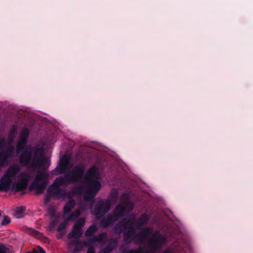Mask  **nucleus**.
<instances>
[{
    "instance_id": "23",
    "label": "nucleus",
    "mask_w": 253,
    "mask_h": 253,
    "mask_svg": "<svg viewBox=\"0 0 253 253\" xmlns=\"http://www.w3.org/2000/svg\"><path fill=\"white\" fill-rule=\"evenodd\" d=\"M5 144V140L3 138H0V150L2 148Z\"/></svg>"
},
{
    "instance_id": "18",
    "label": "nucleus",
    "mask_w": 253,
    "mask_h": 253,
    "mask_svg": "<svg viewBox=\"0 0 253 253\" xmlns=\"http://www.w3.org/2000/svg\"><path fill=\"white\" fill-rule=\"evenodd\" d=\"M56 209L55 207L50 206L47 209V213L51 217H53L55 215Z\"/></svg>"
},
{
    "instance_id": "22",
    "label": "nucleus",
    "mask_w": 253,
    "mask_h": 253,
    "mask_svg": "<svg viewBox=\"0 0 253 253\" xmlns=\"http://www.w3.org/2000/svg\"><path fill=\"white\" fill-rule=\"evenodd\" d=\"M17 130V126L16 125H14L10 129L11 134L12 135H14L15 134V133L16 132Z\"/></svg>"
},
{
    "instance_id": "12",
    "label": "nucleus",
    "mask_w": 253,
    "mask_h": 253,
    "mask_svg": "<svg viewBox=\"0 0 253 253\" xmlns=\"http://www.w3.org/2000/svg\"><path fill=\"white\" fill-rule=\"evenodd\" d=\"M14 148L12 146L6 151L0 153V166L7 165L12 160Z\"/></svg>"
},
{
    "instance_id": "10",
    "label": "nucleus",
    "mask_w": 253,
    "mask_h": 253,
    "mask_svg": "<svg viewBox=\"0 0 253 253\" xmlns=\"http://www.w3.org/2000/svg\"><path fill=\"white\" fill-rule=\"evenodd\" d=\"M85 223V219L84 218H80L76 221L72 231L68 234V238L69 239H79L83 234L82 227L84 226Z\"/></svg>"
},
{
    "instance_id": "1",
    "label": "nucleus",
    "mask_w": 253,
    "mask_h": 253,
    "mask_svg": "<svg viewBox=\"0 0 253 253\" xmlns=\"http://www.w3.org/2000/svg\"><path fill=\"white\" fill-rule=\"evenodd\" d=\"M29 134V130L24 127L19 134V139L16 147L18 154L23 150L20 156L19 162L24 166H28L26 171H21L18 164H12L4 171L0 179V191L20 192L25 190L30 180L34 177L37 167L47 169L50 161L43 155L42 149L38 150L32 158V151L24 150Z\"/></svg>"
},
{
    "instance_id": "13",
    "label": "nucleus",
    "mask_w": 253,
    "mask_h": 253,
    "mask_svg": "<svg viewBox=\"0 0 253 253\" xmlns=\"http://www.w3.org/2000/svg\"><path fill=\"white\" fill-rule=\"evenodd\" d=\"M117 244V242L116 240L110 239L107 247L103 249L100 253H109L116 247Z\"/></svg>"
},
{
    "instance_id": "8",
    "label": "nucleus",
    "mask_w": 253,
    "mask_h": 253,
    "mask_svg": "<svg viewBox=\"0 0 253 253\" xmlns=\"http://www.w3.org/2000/svg\"><path fill=\"white\" fill-rule=\"evenodd\" d=\"M97 230V227L95 225L90 226L85 233L87 237V240L91 244L94 243H98L99 244L104 245L107 239V235L105 233H101L98 236L94 235Z\"/></svg>"
},
{
    "instance_id": "15",
    "label": "nucleus",
    "mask_w": 253,
    "mask_h": 253,
    "mask_svg": "<svg viewBox=\"0 0 253 253\" xmlns=\"http://www.w3.org/2000/svg\"><path fill=\"white\" fill-rule=\"evenodd\" d=\"M75 202L71 200H69L65 205L63 208L64 215H66L70 213L71 211L74 208L75 206Z\"/></svg>"
},
{
    "instance_id": "25",
    "label": "nucleus",
    "mask_w": 253,
    "mask_h": 253,
    "mask_svg": "<svg viewBox=\"0 0 253 253\" xmlns=\"http://www.w3.org/2000/svg\"><path fill=\"white\" fill-rule=\"evenodd\" d=\"M55 223H56V222H52V223H51L50 224V229L52 228L54 226Z\"/></svg>"
},
{
    "instance_id": "3",
    "label": "nucleus",
    "mask_w": 253,
    "mask_h": 253,
    "mask_svg": "<svg viewBox=\"0 0 253 253\" xmlns=\"http://www.w3.org/2000/svg\"><path fill=\"white\" fill-rule=\"evenodd\" d=\"M136 215L132 214L127 218L124 219L115 227L117 231H125L124 240L125 242L135 244H141L146 239L151 236L153 229L152 228H142L138 235H135Z\"/></svg>"
},
{
    "instance_id": "29",
    "label": "nucleus",
    "mask_w": 253,
    "mask_h": 253,
    "mask_svg": "<svg viewBox=\"0 0 253 253\" xmlns=\"http://www.w3.org/2000/svg\"><path fill=\"white\" fill-rule=\"evenodd\" d=\"M26 253H31V252L29 251V252H26Z\"/></svg>"
},
{
    "instance_id": "16",
    "label": "nucleus",
    "mask_w": 253,
    "mask_h": 253,
    "mask_svg": "<svg viewBox=\"0 0 253 253\" xmlns=\"http://www.w3.org/2000/svg\"><path fill=\"white\" fill-rule=\"evenodd\" d=\"M26 208L24 206L17 207L14 212V215L17 218H20L24 216Z\"/></svg>"
},
{
    "instance_id": "27",
    "label": "nucleus",
    "mask_w": 253,
    "mask_h": 253,
    "mask_svg": "<svg viewBox=\"0 0 253 253\" xmlns=\"http://www.w3.org/2000/svg\"><path fill=\"white\" fill-rule=\"evenodd\" d=\"M33 253H38V251L36 249H34Z\"/></svg>"
},
{
    "instance_id": "2",
    "label": "nucleus",
    "mask_w": 253,
    "mask_h": 253,
    "mask_svg": "<svg viewBox=\"0 0 253 253\" xmlns=\"http://www.w3.org/2000/svg\"><path fill=\"white\" fill-rule=\"evenodd\" d=\"M85 168L84 164H80L74 167L70 172L66 174L64 177L56 178L48 187V192L55 199L65 200L72 196L70 193H67L65 189L60 188L61 187L66 186L68 182H85L86 187L84 199L86 202L92 200L101 187V184L99 181L102 177L101 172L99 169L93 166L84 174Z\"/></svg>"
},
{
    "instance_id": "17",
    "label": "nucleus",
    "mask_w": 253,
    "mask_h": 253,
    "mask_svg": "<svg viewBox=\"0 0 253 253\" xmlns=\"http://www.w3.org/2000/svg\"><path fill=\"white\" fill-rule=\"evenodd\" d=\"M149 220V217L146 214H142L138 219V222L140 225L146 223Z\"/></svg>"
},
{
    "instance_id": "24",
    "label": "nucleus",
    "mask_w": 253,
    "mask_h": 253,
    "mask_svg": "<svg viewBox=\"0 0 253 253\" xmlns=\"http://www.w3.org/2000/svg\"><path fill=\"white\" fill-rule=\"evenodd\" d=\"M38 248L39 249V253H45V252L43 248H41L40 246H38Z\"/></svg>"
},
{
    "instance_id": "21",
    "label": "nucleus",
    "mask_w": 253,
    "mask_h": 253,
    "mask_svg": "<svg viewBox=\"0 0 253 253\" xmlns=\"http://www.w3.org/2000/svg\"><path fill=\"white\" fill-rule=\"evenodd\" d=\"M7 248L3 244H0V253H7Z\"/></svg>"
},
{
    "instance_id": "11",
    "label": "nucleus",
    "mask_w": 253,
    "mask_h": 253,
    "mask_svg": "<svg viewBox=\"0 0 253 253\" xmlns=\"http://www.w3.org/2000/svg\"><path fill=\"white\" fill-rule=\"evenodd\" d=\"M91 245L92 244L86 240L83 243L78 241L72 242L69 244V247L72 249V246L75 245L74 251V252H77L81 251L84 246L86 247L89 246L90 247L88 249L87 253H95L94 249L93 247L91 246Z\"/></svg>"
},
{
    "instance_id": "4",
    "label": "nucleus",
    "mask_w": 253,
    "mask_h": 253,
    "mask_svg": "<svg viewBox=\"0 0 253 253\" xmlns=\"http://www.w3.org/2000/svg\"><path fill=\"white\" fill-rule=\"evenodd\" d=\"M168 240L165 235H162L159 232H156L148 241V245L150 250L149 252H143L141 248L131 250L127 253H159L163 246L167 243ZM186 246L179 247L177 243H174L168 248L164 253H186Z\"/></svg>"
},
{
    "instance_id": "19",
    "label": "nucleus",
    "mask_w": 253,
    "mask_h": 253,
    "mask_svg": "<svg viewBox=\"0 0 253 253\" xmlns=\"http://www.w3.org/2000/svg\"><path fill=\"white\" fill-rule=\"evenodd\" d=\"M67 221H65V222H64L62 223H61L58 228H57V231L58 232H62V231H63L66 227V225H67V223H66Z\"/></svg>"
},
{
    "instance_id": "20",
    "label": "nucleus",
    "mask_w": 253,
    "mask_h": 253,
    "mask_svg": "<svg viewBox=\"0 0 253 253\" xmlns=\"http://www.w3.org/2000/svg\"><path fill=\"white\" fill-rule=\"evenodd\" d=\"M10 222V219L8 216H5L1 221V224L2 225H5L9 223Z\"/></svg>"
},
{
    "instance_id": "6",
    "label": "nucleus",
    "mask_w": 253,
    "mask_h": 253,
    "mask_svg": "<svg viewBox=\"0 0 253 253\" xmlns=\"http://www.w3.org/2000/svg\"><path fill=\"white\" fill-rule=\"evenodd\" d=\"M118 192L116 189L111 190L109 195V199L106 201L100 200L93 209L91 207V213L99 216L109 211L111 208V203H115L118 200Z\"/></svg>"
},
{
    "instance_id": "14",
    "label": "nucleus",
    "mask_w": 253,
    "mask_h": 253,
    "mask_svg": "<svg viewBox=\"0 0 253 253\" xmlns=\"http://www.w3.org/2000/svg\"><path fill=\"white\" fill-rule=\"evenodd\" d=\"M81 214V212L79 210H76L71 213L69 215H64L63 216L65 221H74Z\"/></svg>"
},
{
    "instance_id": "26",
    "label": "nucleus",
    "mask_w": 253,
    "mask_h": 253,
    "mask_svg": "<svg viewBox=\"0 0 253 253\" xmlns=\"http://www.w3.org/2000/svg\"><path fill=\"white\" fill-rule=\"evenodd\" d=\"M79 207H80V208H81L83 210H85L86 208L85 206H83L82 204H81L80 205Z\"/></svg>"
},
{
    "instance_id": "9",
    "label": "nucleus",
    "mask_w": 253,
    "mask_h": 253,
    "mask_svg": "<svg viewBox=\"0 0 253 253\" xmlns=\"http://www.w3.org/2000/svg\"><path fill=\"white\" fill-rule=\"evenodd\" d=\"M71 156L64 155L60 159L59 165L51 171L53 175H58L69 170L73 166Z\"/></svg>"
},
{
    "instance_id": "28",
    "label": "nucleus",
    "mask_w": 253,
    "mask_h": 253,
    "mask_svg": "<svg viewBox=\"0 0 253 253\" xmlns=\"http://www.w3.org/2000/svg\"><path fill=\"white\" fill-rule=\"evenodd\" d=\"M123 249H124V247H123L121 248L120 250H121V252H124V251Z\"/></svg>"
},
{
    "instance_id": "7",
    "label": "nucleus",
    "mask_w": 253,
    "mask_h": 253,
    "mask_svg": "<svg viewBox=\"0 0 253 253\" xmlns=\"http://www.w3.org/2000/svg\"><path fill=\"white\" fill-rule=\"evenodd\" d=\"M48 176V174L45 172H38L30 185V188L35 190L38 194H42L47 186V182L46 180Z\"/></svg>"
},
{
    "instance_id": "5",
    "label": "nucleus",
    "mask_w": 253,
    "mask_h": 253,
    "mask_svg": "<svg viewBox=\"0 0 253 253\" xmlns=\"http://www.w3.org/2000/svg\"><path fill=\"white\" fill-rule=\"evenodd\" d=\"M121 204L118 206L114 211L113 215H109L100 222L102 227H106L113 221L122 217L125 212L131 210L133 208V203L129 201V196L124 193L121 197Z\"/></svg>"
},
{
    "instance_id": "30",
    "label": "nucleus",
    "mask_w": 253,
    "mask_h": 253,
    "mask_svg": "<svg viewBox=\"0 0 253 253\" xmlns=\"http://www.w3.org/2000/svg\"><path fill=\"white\" fill-rule=\"evenodd\" d=\"M1 211H0V216H1Z\"/></svg>"
}]
</instances>
